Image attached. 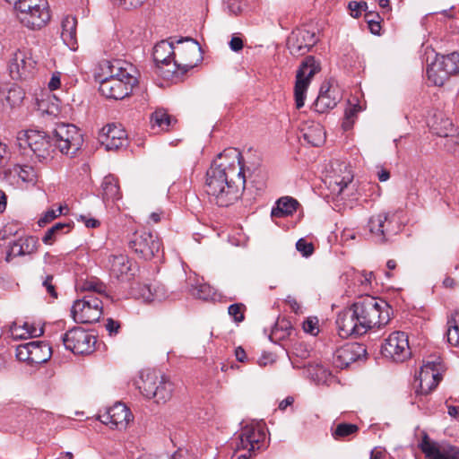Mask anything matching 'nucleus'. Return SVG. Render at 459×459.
Wrapping results in <instances>:
<instances>
[{"label":"nucleus","mask_w":459,"mask_h":459,"mask_svg":"<svg viewBox=\"0 0 459 459\" xmlns=\"http://www.w3.org/2000/svg\"><path fill=\"white\" fill-rule=\"evenodd\" d=\"M242 155L236 148L220 153L206 172L205 191L217 205L227 207L238 201L245 188Z\"/></svg>","instance_id":"obj_1"},{"label":"nucleus","mask_w":459,"mask_h":459,"mask_svg":"<svg viewBox=\"0 0 459 459\" xmlns=\"http://www.w3.org/2000/svg\"><path fill=\"white\" fill-rule=\"evenodd\" d=\"M100 70L99 90L108 99L123 100L131 94L137 84L132 65L122 60H105L100 64Z\"/></svg>","instance_id":"obj_2"},{"label":"nucleus","mask_w":459,"mask_h":459,"mask_svg":"<svg viewBox=\"0 0 459 459\" xmlns=\"http://www.w3.org/2000/svg\"><path fill=\"white\" fill-rule=\"evenodd\" d=\"M183 42H191V46L184 48L178 49L179 53L178 58L175 52L173 42L168 40H161L154 46L153 59L156 64L165 65H172V69H169V73H176L177 70L182 69L183 72H187L189 69L196 65V61L191 58V55H196L200 49L198 42L191 38H181L177 40L178 44Z\"/></svg>","instance_id":"obj_3"},{"label":"nucleus","mask_w":459,"mask_h":459,"mask_svg":"<svg viewBox=\"0 0 459 459\" xmlns=\"http://www.w3.org/2000/svg\"><path fill=\"white\" fill-rule=\"evenodd\" d=\"M352 307L362 324L365 333L373 327H381L390 321L389 306L383 300L372 296H366L352 305Z\"/></svg>","instance_id":"obj_4"},{"label":"nucleus","mask_w":459,"mask_h":459,"mask_svg":"<svg viewBox=\"0 0 459 459\" xmlns=\"http://www.w3.org/2000/svg\"><path fill=\"white\" fill-rule=\"evenodd\" d=\"M137 386L146 398L154 399L157 403H165L172 396L173 384L155 370L143 373Z\"/></svg>","instance_id":"obj_5"},{"label":"nucleus","mask_w":459,"mask_h":459,"mask_svg":"<svg viewBox=\"0 0 459 459\" xmlns=\"http://www.w3.org/2000/svg\"><path fill=\"white\" fill-rule=\"evenodd\" d=\"M459 73V54L456 52L446 56H437L428 65L427 76L437 86H441L451 74Z\"/></svg>","instance_id":"obj_6"},{"label":"nucleus","mask_w":459,"mask_h":459,"mask_svg":"<svg viewBox=\"0 0 459 459\" xmlns=\"http://www.w3.org/2000/svg\"><path fill=\"white\" fill-rule=\"evenodd\" d=\"M264 438L265 433L262 429L247 425L238 435L233 457L236 459H249L252 453L260 449V443L264 442Z\"/></svg>","instance_id":"obj_7"},{"label":"nucleus","mask_w":459,"mask_h":459,"mask_svg":"<svg viewBox=\"0 0 459 459\" xmlns=\"http://www.w3.org/2000/svg\"><path fill=\"white\" fill-rule=\"evenodd\" d=\"M71 315L76 323H95L102 315V301L92 294L86 295L74 302Z\"/></svg>","instance_id":"obj_8"},{"label":"nucleus","mask_w":459,"mask_h":459,"mask_svg":"<svg viewBox=\"0 0 459 459\" xmlns=\"http://www.w3.org/2000/svg\"><path fill=\"white\" fill-rule=\"evenodd\" d=\"M381 353L393 362L405 361L411 355L408 335L401 331L392 333L382 344Z\"/></svg>","instance_id":"obj_9"},{"label":"nucleus","mask_w":459,"mask_h":459,"mask_svg":"<svg viewBox=\"0 0 459 459\" xmlns=\"http://www.w3.org/2000/svg\"><path fill=\"white\" fill-rule=\"evenodd\" d=\"M56 146L64 154H75L82 145L79 129L72 124L57 125L54 131Z\"/></svg>","instance_id":"obj_10"},{"label":"nucleus","mask_w":459,"mask_h":459,"mask_svg":"<svg viewBox=\"0 0 459 459\" xmlns=\"http://www.w3.org/2000/svg\"><path fill=\"white\" fill-rule=\"evenodd\" d=\"M444 367L439 356L431 355L423 360L419 373L420 389L421 394H429L434 390L442 378Z\"/></svg>","instance_id":"obj_11"},{"label":"nucleus","mask_w":459,"mask_h":459,"mask_svg":"<svg viewBox=\"0 0 459 459\" xmlns=\"http://www.w3.org/2000/svg\"><path fill=\"white\" fill-rule=\"evenodd\" d=\"M318 71L319 65L312 56H307L297 71L294 96L296 107L298 108L304 106L307 89L312 77Z\"/></svg>","instance_id":"obj_12"},{"label":"nucleus","mask_w":459,"mask_h":459,"mask_svg":"<svg viewBox=\"0 0 459 459\" xmlns=\"http://www.w3.org/2000/svg\"><path fill=\"white\" fill-rule=\"evenodd\" d=\"M159 238L150 231L136 230L129 240V247L144 260H150L160 250Z\"/></svg>","instance_id":"obj_13"},{"label":"nucleus","mask_w":459,"mask_h":459,"mask_svg":"<svg viewBox=\"0 0 459 459\" xmlns=\"http://www.w3.org/2000/svg\"><path fill=\"white\" fill-rule=\"evenodd\" d=\"M65 347L74 354H90L94 351L96 337L82 327H74L62 337Z\"/></svg>","instance_id":"obj_14"},{"label":"nucleus","mask_w":459,"mask_h":459,"mask_svg":"<svg viewBox=\"0 0 459 459\" xmlns=\"http://www.w3.org/2000/svg\"><path fill=\"white\" fill-rule=\"evenodd\" d=\"M317 42L315 32L306 28L292 30L287 39V47L290 53L295 56H300L307 53Z\"/></svg>","instance_id":"obj_15"},{"label":"nucleus","mask_w":459,"mask_h":459,"mask_svg":"<svg viewBox=\"0 0 459 459\" xmlns=\"http://www.w3.org/2000/svg\"><path fill=\"white\" fill-rule=\"evenodd\" d=\"M336 325L342 338L357 337L366 333L352 306L338 314Z\"/></svg>","instance_id":"obj_16"},{"label":"nucleus","mask_w":459,"mask_h":459,"mask_svg":"<svg viewBox=\"0 0 459 459\" xmlns=\"http://www.w3.org/2000/svg\"><path fill=\"white\" fill-rule=\"evenodd\" d=\"M366 353L364 345L358 342L347 343L334 351L333 363L336 368H345L351 363L365 358Z\"/></svg>","instance_id":"obj_17"},{"label":"nucleus","mask_w":459,"mask_h":459,"mask_svg":"<svg viewBox=\"0 0 459 459\" xmlns=\"http://www.w3.org/2000/svg\"><path fill=\"white\" fill-rule=\"evenodd\" d=\"M99 142L107 151H117L127 145L128 139L125 129L120 125H108L99 134Z\"/></svg>","instance_id":"obj_18"},{"label":"nucleus","mask_w":459,"mask_h":459,"mask_svg":"<svg viewBox=\"0 0 459 459\" xmlns=\"http://www.w3.org/2000/svg\"><path fill=\"white\" fill-rule=\"evenodd\" d=\"M133 414L125 403H117L99 415L100 420L117 429H125L133 420Z\"/></svg>","instance_id":"obj_19"},{"label":"nucleus","mask_w":459,"mask_h":459,"mask_svg":"<svg viewBox=\"0 0 459 459\" xmlns=\"http://www.w3.org/2000/svg\"><path fill=\"white\" fill-rule=\"evenodd\" d=\"M332 171L327 176L329 179V187L333 193L341 195L344 188L351 183L353 174L349 166L344 162L335 161L332 165Z\"/></svg>","instance_id":"obj_20"},{"label":"nucleus","mask_w":459,"mask_h":459,"mask_svg":"<svg viewBox=\"0 0 459 459\" xmlns=\"http://www.w3.org/2000/svg\"><path fill=\"white\" fill-rule=\"evenodd\" d=\"M428 459H459V448L449 445H438L425 436L420 445Z\"/></svg>","instance_id":"obj_21"},{"label":"nucleus","mask_w":459,"mask_h":459,"mask_svg":"<svg viewBox=\"0 0 459 459\" xmlns=\"http://www.w3.org/2000/svg\"><path fill=\"white\" fill-rule=\"evenodd\" d=\"M53 143L51 138L46 132L33 130L30 128V152L39 161H45L51 157Z\"/></svg>","instance_id":"obj_22"},{"label":"nucleus","mask_w":459,"mask_h":459,"mask_svg":"<svg viewBox=\"0 0 459 459\" xmlns=\"http://www.w3.org/2000/svg\"><path fill=\"white\" fill-rule=\"evenodd\" d=\"M51 15L47 0H30V30H40L50 21Z\"/></svg>","instance_id":"obj_23"},{"label":"nucleus","mask_w":459,"mask_h":459,"mask_svg":"<svg viewBox=\"0 0 459 459\" xmlns=\"http://www.w3.org/2000/svg\"><path fill=\"white\" fill-rule=\"evenodd\" d=\"M24 98V90L15 83L0 89V104L4 110L19 107Z\"/></svg>","instance_id":"obj_24"},{"label":"nucleus","mask_w":459,"mask_h":459,"mask_svg":"<svg viewBox=\"0 0 459 459\" xmlns=\"http://www.w3.org/2000/svg\"><path fill=\"white\" fill-rule=\"evenodd\" d=\"M339 100L340 97L334 89L329 85H323L319 95L315 101V108L317 112L324 113L327 109L333 108L337 105Z\"/></svg>","instance_id":"obj_25"},{"label":"nucleus","mask_w":459,"mask_h":459,"mask_svg":"<svg viewBox=\"0 0 459 459\" xmlns=\"http://www.w3.org/2000/svg\"><path fill=\"white\" fill-rule=\"evenodd\" d=\"M27 53L17 50L9 64V73L13 80H25L29 75L27 66Z\"/></svg>","instance_id":"obj_26"},{"label":"nucleus","mask_w":459,"mask_h":459,"mask_svg":"<svg viewBox=\"0 0 459 459\" xmlns=\"http://www.w3.org/2000/svg\"><path fill=\"white\" fill-rule=\"evenodd\" d=\"M61 26V38L64 43L70 49L76 50L78 48L76 37L77 19L74 16L67 15L63 19Z\"/></svg>","instance_id":"obj_27"},{"label":"nucleus","mask_w":459,"mask_h":459,"mask_svg":"<svg viewBox=\"0 0 459 459\" xmlns=\"http://www.w3.org/2000/svg\"><path fill=\"white\" fill-rule=\"evenodd\" d=\"M107 266L110 274L117 279L126 275L131 269V263L127 255L124 254L110 255L108 258Z\"/></svg>","instance_id":"obj_28"},{"label":"nucleus","mask_w":459,"mask_h":459,"mask_svg":"<svg viewBox=\"0 0 459 459\" xmlns=\"http://www.w3.org/2000/svg\"><path fill=\"white\" fill-rule=\"evenodd\" d=\"M388 213L381 212L372 215L368 222L370 233L375 236L380 242L386 240Z\"/></svg>","instance_id":"obj_29"},{"label":"nucleus","mask_w":459,"mask_h":459,"mask_svg":"<svg viewBox=\"0 0 459 459\" xmlns=\"http://www.w3.org/2000/svg\"><path fill=\"white\" fill-rule=\"evenodd\" d=\"M150 123L152 129L164 132L169 131L177 123V120L166 109L157 108L152 113Z\"/></svg>","instance_id":"obj_30"},{"label":"nucleus","mask_w":459,"mask_h":459,"mask_svg":"<svg viewBox=\"0 0 459 459\" xmlns=\"http://www.w3.org/2000/svg\"><path fill=\"white\" fill-rule=\"evenodd\" d=\"M52 355L51 347L41 341L30 342V364H41L48 361Z\"/></svg>","instance_id":"obj_31"},{"label":"nucleus","mask_w":459,"mask_h":459,"mask_svg":"<svg viewBox=\"0 0 459 459\" xmlns=\"http://www.w3.org/2000/svg\"><path fill=\"white\" fill-rule=\"evenodd\" d=\"M430 128L434 134L440 137H453L456 133L451 119L445 117L442 114L434 116Z\"/></svg>","instance_id":"obj_32"},{"label":"nucleus","mask_w":459,"mask_h":459,"mask_svg":"<svg viewBox=\"0 0 459 459\" xmlns=\"http://www.w3.org/2000/svg\"><path fill=\"white\" fill-rule=\"evenodd\" d=\"M102 198L105 202H115L121 198L120 187L117 178L113 175H108L103 178Z\"/></svg>","instance_id":"obj_33"},{"label":"nucleus","mask_w":459,"mask_h":459,"mask_svg":"<svg viewBox=\"0 0 459 459\" xmlns=\"http://www.w3.org/2000/svg\"><path fill=\"white\" fill-rule=\"evenodd\" d=\"M302 134L304 140L312 146H320L325 143V132L318 123L303 128Z\"/></svg>","instance_id":"obj_34"},{"label":"nucleus","mask_w":459,"mask_h":459,"mask_svg":"<svg viewBox=\"0 0 459 459\" xmlns=\"http://www.w3.org/2000/svg\"><path fill=\"white\" fill-rule=\"evenodd\" d=\"M299 203L289 196L281 197L276 206L272 209L271 216L273 218H281L292 214L297 210Z\"/></svg>","instance_id":"obj_35"},{"label":"nucleus","mask_w":459,"mask_h":459,"mask_svg":"<svg viewBox=\"0 0 459 459\" xmlns=\"http://www.w3.org/2000/svg\"><path fill=\"white\" fill-rule=\"evenodd\" d=\"M54 276L51 273H47L46 275L42 273H36L34 275L33 285L35 290H39L40 288H45L47 293L52 299H56L58 298V293L56 290V286L53 282Z\"/></svg>","instance_id":"obj_36"},{"label":"nucleus","mask_w":459,"mask_h":459,"mask_svg":"<svg viewBox=\"0 0 459 459\" xmlns=\"http://www.w3.org/2000/svg\"><path fill=\"white\" fill-rule=\"evenodd\" d=\"M446 340L451 346H459V312L456 311L447 317Z\"/></svg>","instance_id":"obj_37"},{"label":"nucleus","mask_w":459,"mask_h":459,"mask_svg":"<svg viewBox=\"0 0 459 459\" xmlns=\"http://www.w3.org/2000/svg\"><path fill=\"white\" fill-rule=\"evenodd\" d=\"M142 296L148 302L161 301L168 297L167 290L161 284L143 286L142 289Z\"/></svg>","instance_id":"obj_38"},{"label":"nucleus","mask_w":459,"mask_h":459,"mask_svg":"<svg viewBox=\"0 0 459 459\" xmlns=\"http://www.w3.org/2000/svg\"><path fill=\"white\" fill-rule=\"evenodd\" d=\"M58 112V108L56 104L51 103L48 99H36V107L33 115L36 117H55Z\"/></svg>","instance_id":"obj_39"},{"label":"nucleus","mask_w":459,"mask_h":459,"mask_svg":"<svg viewBox=\"0 0 459 459\" xmlns=\"http://www.w3.org/2000/svg\"><path fill=\"white\" fill-rule=\"evenodd\" d=\"M359 431L356 424L342 422L332 429V436L335 440H342L355 435Z\"/></svg>","instance_id":"obj_40"},{"label":"nucleus","mask_w":459,"mask_h":459,"mask_svg":"<svg viewBox=\"0 0 459 459\" xmlns=\"http://www.w3.org/2000/svg\"><path fill=\"white\" fill-rule=\"evenodd\" d=\"M70 224L58 222L49 228L42 238L43 243L52 245L54 241L61 235L70 231Z\"/></svg>","instance_id":"obj_41"},{"label":"nucleus","mask_w":459,"mask_h":459,"mask_svg":"<svg viewBox=\"0 0 459 459\" xmlns=\"http://www.w3.org/2000/svg\"><path fill=\"white\" fill-rule=\"evenodd\" d=\"M9 249L6 254V261H11L13 257H16L19 255H24L26 254V250L29 247L28 238H20L19 239H14L9 241Z\"/></svg>","instance_id":"obj_42"},{"label":"nucleus","mask_w":459,"mask_h":459,"mask_svg":"<svg viewBox=\"0 0 459 459\" xmlns=\"http://www.w3.org/2000/svg\"><path fill=\"white\" fill-rule=\"evenodd\" d=\"M13 4L17 18L26 27L29 26V1L28 0H6Z\"/></svg>","instance_id":"obj_43"},{"label":"nucleus","mask_w":459,"mask_h":459,"mask_svg":"<svg viewBox=\"0 0 459 459\" xmlns=\"http://www.w3.org/2000/svg\"><path fill=\"white\" fill-rule=\"evenodd\" d=\"M246 306L243 303H235L228 307V314L234 322L239 324L245 319Z\"/></svg>","instance_id":"obj_44"},{"label":"nucleus","mask_w":459,"mask_h":459,"mask_svg":"<svg viewBox=\"0 0 459 459\" xmlns=\"http://www.w3.org/2000/svg\"><path fill=\"white\" fill-rule=\"evenodd\" d=\"M365 20L368 22V28L373 34H379L381 30L380 15L375 12H367L365 13Z\"/></svg>","instance_id":"obj_45"},{"label":"nucleus","mask_w":459,"mask_h":459,"mask_svg":"<svg viewBox=\"0 0 459 459\" xmlns=\"http://www.w3.org/2000/svg\"><path fill=\"white\" fill-rule=\"evenodd\" d=\"M191 293L197 299L207 300L212 297V289L207 284H200L193 288Z\"/></svg>","instance_id":"obj_46"},{"label":"nucleus","mask_w":459,"mask_h":459,"mask_svg":"<svg viewBox=\"0 0 459 459\" xmlns=\"http://www.w3.org/2000/svg\"><path fill=\"white\" fill-rule=\"evenodd\" d=\"M82 289L87 291H94L99 294H103L106 290V286L98 280L86 281Z\"/></svg>","instance_id":"obj_47"},{"label":"nucleus","mask_w":459,"mask_h":459,"mask_svg":"<svg viewBox=\"0 0 459 459\" xmlns=\"http://www.w3.org/2000/svg\"><path fill=\"white\" fill-rule=\"evenodd\" d=\"M12 337L15 340L26 339V334L29 333L28 325L26 322L22 325L18 326L13 323L10 327Z\"/></svg>","instance_id":"obj_48"},{"label":"nucleus","mask_w":459,"mask_h":459,"mask_svg":"<svg viewBox=\"0 0 459 459\" xmlns=\"http://www.w3.org/2000/svg\"><path fill=\"white\" fill-rule=\"evenodd\" d=\"M63 212V206H59L56 210H48L45 214L38 221L39 227L45 226L47 223L52 221Z\"/></svg>","instance_id":"obj_49"},{"label":"nucleus","mask_w":459,"mask_h":459,"mask_svg":"<svg viewBox=\"0 0 459 459\" xmlns=\"http://www.w3.org/2000/svg\"><path fill=\"white\" fill-rule=\"evenodd\" d=\"M16 144L21 152L25 154L29 148V130H22L17 134Z\"/></svg>","instance_id":"obj_50"},{"label":"nucleus","mask_w":459,"mask_h":459,"mask_svg":"<svg viewBox=\"0 0 459 459\" xmlns=\"http://www.w3.org/2000/svg\"><path fill=\"white\" fill-rule=\"evenodd\" d=\"M296 248L306 257L311 255L314 252L313 244L306 241L304 238H300L297 241Z\"/></svg>","instance_id":"obj_51"},{"label":"nucleus","mask_w":459,"mask_h":459,"mask_svg":"<svg viewBox=\"0 0 459 459\" xmlns=\"http://www.w3.org/2000/svg\"><path fill=\"white\" fill-rule=\"evenodd\" d=\"M114 4H117L126 10L135 9L141 6L146 0H111Z\"/></svg>","instance_id":"obj_52"},{"label":"nucleus","mask_w":459,"mask_h":459,"mask_svg":"<svg viewBox=\"0 0 459 459\" xmlns=\"http://www.w3.org/2000/svg\"><path fill=\"white\" fill-rule=\"evenodd\" d=\"M15 357L22 362L29 361V343H22L16 347Z\"/></svg>","instance_id":"obj_53"},{"label":"nucleus","mask_w":459,"mask_h":459,"mask_svg":"<svg viewBox=\"0 0 459 459\" xmlns=\"http://www.w3.org/2000/svg\"><path fill=\"white\" fill-rule=\"evenodd\" d=\"M359 111V108L357 106H352V107H350L349 108H347L345 110V114H344V121H343V127L345 129H348L351 124L353 123V117H355V115L357 114V112Z\"/></svg>","instance_id":"obj_54"},{"label":"nucleus","mask_w":459,"mask_h":459,"mask_svg":"<svg viewBox=\"0 0 459 459\" xmlns=\"http://www.w3.org/2000/svg\"><path fill=\"white\" fill-rule=\"evenodd\" d=\"M120 323L114 320L113 318H108L105 325L106 330L108 332L109 335L117 334L120 329Z\"/></svg>","instance_id":"obj_55"},{"label":"nucleus","mask_w":459,"mask_h":459,"mask_svg":"<svg viewBox=\"0 0 459 459\" xmlns=\"http://www.w3.org/2000/svg\"><path fill=\"white\" fill-rule=\"evenodd\" d=\"M44 333V325L40 323L30 324V339L41 336Z\"/></svg>","instance_id":"obj_56"},{"label":"nucleus","mask_w":459,"mask_h":459,"mask_svg":"<svg viewBox=\"0 0 459 459\" xmlns=\"http://www.w3.org/2000/svg\"><path fill=\"white\" fill-rule=\"evenodd\" d=\"M61 74L59 72H56L52 74V77L48 82V89L50 91H55L58 89L61 85Z\"/></svg>","instance_id":"obj_57"},{"label":"nucleus","mask_w":459,"mask_h":459,"mask_svg":"<svg viewBox=\"0 0 459 459\" xmlns=\"http://www.w3.org/2000/svg\"><path fill=\"white\" fill-rule=\"evenodd\" d=\"M226 4L230 13L238 14L241 12L239 0H227Z\"/></svg>","instance_id":"obj_58"},{"label":"nucleus","mask_w":459,"mask_h":459,"mask_svg":"<svg viewBox=\"0 0 459 459\" xmlns=\"http://www.w3.org/2000/svg\"><path fill=\"white\" fill-rule=\"evenodd\" d=\"M13 173L20 178L23 182H27L29 178V172L22 166L16 165L13 168Z\"/></svg>","instance_id":"obj_59"},{"label":"nucleus","mask_w":459,"mask_h":459,"mask_svg":"<svg viewBox=\"0 0 459 459\" xmlns=\"http://www.w3.org/2000/svg\"><path fill=\"white\" fill-rule=\"evenodd\" d=\"M230 47L233 51L238 52L243 48V40L238 37H232Z\"/></svg>","instance_id":"obj_60"},{"label":"nucleus","mask_w":459,"mask_h":459,"mask_svg":"<svg viewBox=\"0 0 459 459\" xmlns=\"http://www.w3.org/2000/svg\"><path fill=\"white\" fill-rule=\"evenodd\" d=\"M316 321H314L312 319H307L304 323H303V329L306 333H311V334H315L314 333V331L316 329Z\"/></svg>","instance_id":"obj_61"},{"label":"nucleus","mask_w":459,"mask_h":459,"mask_svg":"<svg viewBox=\"0 0 459 459\" xmlns=\"http://www.w3.org/2000/svg\"><path fill=\"white\" fill-rule=\"evenodd\" d=\"M7 162L6 145L0 142V168Z\"/></svg>","instance_id":"obj_62"},{"label":"nucleus","mask_w":459,"mask_h":459,"mask_svg":"<svg viewBox=\"0 0 459 459\" xmlns=\"http://www.w3.org/2000/svg\"><path fill=\"white\" fill-rule=\"evenodd\" d=\"M354 2L355 1H351L349 3L348 9L350 10L351 16H352L353 18H359L361 15L362 11L359 8H356V7L352 6Z\"/></svg>","instance_id":"obj_63"},{"label":"nucleus","mask_w":459,"mask_h":459,"mask_svg":"<svg viewBox=\"0 0 459 459\" xmlns=\"http://www.w3.org/2000/svg\"><path fill=\"white\" fill-rule=\"evenodd\" d=\"M369 459H385V455L380 450L374 449L370 453Z\"/></svg>","instance_id":"obj_64"}]
</instances>
